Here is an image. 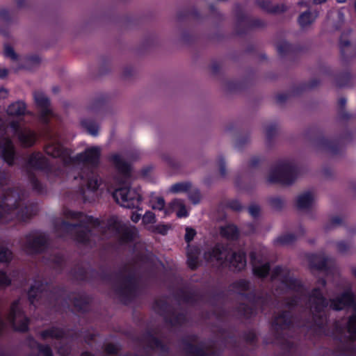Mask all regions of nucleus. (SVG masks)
<instances>
[{"label":"nucleus","mask_w":356,"mask_h":356,"mask_svg":"<svg viewBox=\"0 0 356 356\" xmlns=\"http://www.w3.org/2000/svg\"><path fill=\"white\" fill-rule=\"evenodd\" d=\"M207 262H216V264H223L228 262L236 270H241L245 266L246 261L243 252L231 253L230 250L223 247H218L204 254Z\"/></svg>","instance_id":"f257e3e1"},{"label":"nucleus","mask_w":356,"mask_h":356,"mask_svg":"<svg viewBox=\"0 0 356 356\" xmlns=\"http://www.w3.org/2000/svg\"><path fill=\"white\" fill-rule=\"evenodd\" d=\"M113 196L118 204L126 208L137 207L141 200L138 190L128 186L115 190Z\"/></svg>","instance_id":"f03ea898"},{"label":"nucleus","mask_w":356,"mask_h":356,"mask_svg":"<svg viewBox=\"0 0 356 356\" xmlns=\"http://www.w3.org/2000/svg\"><path fill=\"white\" fill-rule=\"evenodd\" d=\"M56 232L60 236L71 234L79 242H84L88 236V229L83 224L72 225L65 221L56 227Z\"/></svg>","instance_id":"7ed1b4c3"},{"label":"nucleus","mask_w":356,"mask_h":356,"mask_svg":"<svg viewBox=\"0 0 356 356\" xmlns=\"http://www.w3.org/2000/svg\"><path fill=\"white\" fill-rule=\"evenodd\" d=\"M10 321L13 323L15 328L19 331H24L28 327V320L24 316L18 303L12 306L11 313L9 316Z\"/></svg>","instance_id":"20e7f679"},{"label":"nucleus","mask_w":356,"mask_h":356,"mask_svg":"<svg viewBox=\"0 0 356 356\" xmlns=\"http://www.w3.org/2000/svg\"><path fill=\"white\" fill-rule=\"evenodd\" d=\"M293 171L287 167H280L271 171L269 175L270 182H282L285 184H290L291 177L293 176Z\"/></svg>","instance_id":"39448f33"},{"label":"nucleus","mask_w":356,"mask_h":356,"mask_svg":"<svg viewBox=\"0 0 356 356\" xmlns=\"http://www.w3.org/2000/svg\"><path fill=\"white\" fill-rule=\"evenodd\" d=\"M34 98L35 103L40 108L41 118L45 120V118L51 113L49 100L47 97L40 92H35L34 95Z\"/></svg>","instance_id":"423d86ee"},{"label":"nucleus","mask_w":356,"mask_h":356,"mask_svg":"<svg viewBox=\"0 0 356 356\" xmlns=\"http://www.w3.org/2000/svg\"><path fill=\"white\" fill-rule=\"evenodd\" d=\"M100 154L99 147H93L87 149L83 154H80L78 160L92 165L96 164L98 161Z\"/></svg>","instance_id":"0eeeda50"},{"label":"nucleus","mask_w":356,"mask_h":356,"mask_svg":"<svg viewBox=\"0 0 356 356\" xmlns=\"http://www.w3.org/2000/svg\"><path fill=\"white\" fill-rule=\"evenodd\" d=\"M177 212L179 218L186 217L188 216V211L186 207L181 200H174L169 204V208L164 210L165 216L168 215L172 211Z\"/></svg>","instance_id":"6e6552de"},{"label":"nucleus","mask_w":356,"mask_h":356,"mask_svg":"<svg viewBox=\"0 0 356 356\" xmlns=\"http://www.w3.org/2000/svg\"><path fill=\"white\" fill-rule=\"evenodd\" d=\"M46 152L48 154L54 157H62L65 163H69L72 160L71 157L68 158L69 153L67 150H63L62 147L58 144L49 145L46 148Z\"/></svg>","instance_id":"1a4fd4ad"},{"label":"nucleus","mask_w":356,"mask_h":356,"mask_svg":"<svg viewBox=\"0 0 356 356\" xmlns=\"http://www.w3.org/2000/svg\"><path fill=\"white\" fill-rule=\"evenodd\" d=\"M353 300L352 294L350 292H347L343 294L341 298L333 300L331 302L330 307L336 310L343 309L346 305L350 304Z\"/></svg>","instance_id":"9d476101"},{"label":"nucleus","mask_w":356,"mask_h":356,"mask_svg":"<svg viewBox=\"0 0 356 356\" xmlns=\"http://www.w3.org/2000/svg\"><path fill=\"white\" fill-rule=\"evenodd\" d=\"M1 156L3 159L11 164L14 158V151L12 143L9 140H6L3 145L0 148Z\"/></svg>","instance_id":"9b49d317"},{"label":"nucleus","mask_w":356,"mask_h":356,"mask_svg":"<svg viewBox=\"0 0 356 356\" xmlns=\"http://www.w3.org/2000/svg\"><path fill=\"white\" fill-rule=\"evenodd\" d=\"M19 139L24 146H31L35 141V134L29 129H22L19 133Z\"/></svg>","instance_id":"f8f14e48"},{"label":"nucleus","mask_w":356,"mask_h":356,"mask_svg":"<svg viewBox=\"0 0 356 356\" xmlns=\"http://www.w3.org/2000/svg\"><path fill=\"white\" fill-rule=\"evenodd\" d=\"M64 216L66 219H74V220H80L81 221L86 220V223L87 224H95L97 222V220H94L91 218H88L85 216L83 214L75 212L71 210H66L64 212Z\"/></svg>","instance_id":"ddd939ff"},{"label":"nucleus","mask_w":356,"mask_h":356,"mask_svg":"<svg viewBox=\"0 0 356 356\" xmlns=\"http://www.w3.org/2000/svg\"><path fill=\"white\" fill-rule=\"evenodd\" d=\"M315 197L311 193H305L298 196L297 200L298 206L300 208H307L314 202Z\"/></svg>","instance_id":"4468645a"},{"label":"nucleus","mask_w":356,"mask_h":356,"mask_svg":"<svg viewBox=\"0 0 356 356\" xmlns=\"http://www.w3.org/2000/svg\"><path fill=\"white\" fill-rule=\"evenodd\" d=\"M8 114L14 116H21L26 112V106L23 102H15L9 106L8 108Z\"/></svg>","instance_id":"2eb2a0df"},{"label":"nucleus","mask_w":356,"mask_h":356,"mask_svg":"<svg viewBox=\"0 0 356 356\" xmlns=\"http://www.w3.org/2000/svg\"><path fill=\"white\" fill-rule=\"evenodd\" d=\"M317 17L316 13L305 12L301 14L298 19V22L302 28L307 27L314 22Z\"/></svg>","instance_id":"dca6fc26"},{"label":"nucleus","mask_w":356,"mask_h":356,"mask_svg":"<svg viewBox=\"0 0 356 356\" xmlns=\"http://www.w3.org/2000/svg\"><path fill=\"white\" fill-rule=\"evenodd\" d=\"M82 127L88 131V133L93 136H95L98 134L99 127L98 125L89 119L83 120L81 121Z\"/></svg>","instance_id":"f3484780"},{"label":"nucleus","mask_w":356,"mask_h":356,"mask_svg":"<svg viewBox=\"0 0 356 356\" xmlns=\"http://www.w3.org/2000/svg\"><path fill=\"white\" fill-rule=\"evenodd\" d=\"M113 161L116 167L122 172H127L129 170V165L124 161L120 155H113Z\"/></svg>","instance_id":"a211bd4d"},{"label":"nucleus","mask_w":356,"mask_h":356,"mask_svg":"<svg viewBox=\"0 0 356 356\" xmlns=\"http://www.w3.org/2000/svg\"><path fill=\"white\" fill-rule=\"evenodd\" d=\"M101 184V179L95 174L90 175L87 177V186L88 189L95 191Z\"/></svg>","instance_id":"6ab92c4d"},{"label":"nucleus","mask_w":356,"mask_h":356,"mask_svg":"<svg viewBox=\"0 0 356 356\" xmlns=\"http://www.w3.org/2000/svg\"><path fill=\"white\" fill-rule=\"evenodd\" d=\"M191 185L188 183L181 182L172 185L169 188L171 193H180L187 191L190 188Z\"/></svg>","instance_id":"aec40b11"},{"label":"nucleus","mask_w":356,"mask_h":356,"mask_svg":"<svg viewBox=\"0 0 356 356\" xmlns=\"http://www.w3.org/2000/svg\"><path fill=\"white\" fill-rule=\"evenodd\" d=\"M150 206L154 210L161 211L165 208L164 199L160 196H153L150 200Z\"/></svg>","instance_id":"412c9836"},{"label":"nucleus","mask_w":356,"mask_h":356,"mask_svg":"<svg viewBox=\"0 0 356 356\" xmlns=\"http://www.w3.org/2000/svg\"><path fill=\"white\" fill-rule=\"evenodd\" d=\"M221 233L229 238H234L237 236L238 231L234 225H229L222 228Z\"/></svg>","instance_id":"4be33fe9"},{"label":"nucleus","mask_w":356,"mask_h":356,"mask_svg":"<svg viewBox=\"0 0 356 356\" xmlns=\"http://www.w3.org/2000/svg\"><path fill=\"white\" fill-rule=\"evenodd\" d=\"M156 222V216L152 211H147L143 217V223L147 226L149 229Z\"/></svg>","instance_id":"5701e85b"},{"label":"nucleus","mask_w":356,"mask_h":356,"mask_svg":"<svg viewBox=\"0 0 356 356\" xmlns=\"http://www.w3.org/2000/svg\"><path fill=\"white\" fill-rule=\"evenodd\" d=\"M253 270L254 273L258 276L264 277L269 270V266L268 264L257 266L256 264H254Z\"/></svg>","instance_id":"b1692460"},{"label":"nucleus","mask_w":356,"mask_h":356,"mask_svg":"<svg viewBox=\"0 0 356 356\" xmlns=\"http://www.w3.org/2000/svg\"><path fill=\"white\" fill-rule=\"evenodd\" d=\"M120 226V222L117 217H112L108 220L107 227L112 232H118Z\"/></svg>","instance_id":"393cba45"},{"label":"nucleus","mask_w":356,"mask_h":356,"mask_svg":"<svg viewBox=\"0 0 356 356\" xmlns=\"http://www.w3.org/2000/svg\"><path fill=\"white\" fill-rule=\"evenodd\" d=\"M42 284L40 283H35L33 286H32L29 291V298L31 302L33 301V298L36 297L39 293H40L41 287Z\"/></svg>","instance_id":"a878e982"},{"label":"nucleus","mask_w":356,"mask_h":356,"mask_svg":"<svg viewBox=\"0 0 356 356\" xmlns=\"http://www.w3.org/2000/svg\"><path fill=\"white\" fill-rule=\"evenodd\" d=\"M62 336V332L58 329H52L45 331L42 333V337L47 338L48 337L58 338Z\"/></svg>","instance_id":"bb28decb"},{"label":"nucleus","mask_w":356,"mask_h":356,"mask_svg":"<svg viewBox=\"0 0 356 356\" xmlns=\"http://www.w3.org/2000/svg\"><path fill=\"white\" fill-rule=\"evenodd\" d=\"M268 12L273 13H279L284 11L286 10V7L284 5L280 6H270L269 7L265 8Z\"/></svg>","instance_id":"cd10ccee"},{"label":"nucleus","mask_w":356,"mask_h":356,"mask_svg":"<svg viewBox=\"0 0 356 356\" xmlns=\"http://www.w3.org/2000/svg\"><path fill=\"white\" fill-rule=\"evenodd\" d=\"M12 258V253L9 250H3L0 252V260L2 262H7Z\"/></svg>","instance_id":"c85d7f7f"},{"label":"nucleus","mask_w":356,"mask_h":356,"mask_svg":"<svg viewBox=\"0 0 356 356\" xmlns=\"http://www.w3.org/2000/svg\"><path fill=\"white\" fill-rule=\"evenodd\" d=\"M348 328L350 332L356 334V315L353 316L350 318Z\"/></svg>","instance_id":"c756f323"},{"label":"nucleus","mask_w":356,"mask_h":356,"mask_svg":"<svg viewBox=\"0 0 356 356\" xmlns=\"http://www.w3.org/2000/svg\"><path fill=\"white\" fill-rule=\"evenodd\" d=\"M4 54L6 57H9L13 60L17 58V55L15 53L13 49L10 46H6L4 49Z\"/></svg>","instance_id":"7c9ffc66"},{"label":"nucleus","mask_w":356,"mask_h":356,"mask_svg":"<svg viewBox=\"0 0 356 356\" xmlns=\"http://www.w3.org/2000/svg\"><path fill=\"white\" fill-rule=\"evenodd\" d=\"M10 282L8 277L5 273L0 272V288L8 286Z\"/></svg>","instance_id":"2f4dec72"},{"label":"nucleus","mask_w":356,"mask_h":356,"mask_svg":"<svg viewBox=\"0 0 356 356\" xmlns=\"http://www.w3.org/2000/svg\"><path fill=\"white\" fill-rule=\"evenodd\" d=\"M195 235V232L194 229L188 227L186 229L185 239L187 242H190L191 241H192Z\"/></svg>","instance_id":"473e14b6"},{"label":"nucleus","mask_w":356,"mask_h":356,"mask_svg":"<svg viewBox=\"0 0 356 356\" xmlns=\"http://www.w3.org/2000/svg\"><path fill=\"white\" fill-rule=\"evenodd\" d=\"M40 356H51V350L49 347H44L40 350Z\"/></svg>","instance_id":"72a5a7b5"},{"label":"nucleus","mask_w":356,"mask_h":356,"mask_svg":"<svg viewBox=\"0 0 356 356\" xmlns=\"http://www.w3.org/2000/svg\"><path fill=\"white\" fill-rule=\"evenodd\" d=\"M158 232L165 234L167 230L168 229V227L166 225H159L156 226L155 229Z\"/></svg>","instance_id":"f704fd0d"},{"label":"nucleus","mask_w":356,"mask_h":356,"mask_svg":"<svg viewBox=\"0 0 356 356\" xmlns=\"http://www.w3.org/2000/svg\"><path fill=\"white\" fill-rule=\"evenodd\" d=\"M8 95V91L6 89L0 88V99H4Z\"/></svg>","instance_id":"c9c22d12"},{"label":"nucleus","mask_w":356,"mask_h":356,"mask_svg":"<svg viewBox=\"0 0 356 356\" xmlns=\"http://www.w3.org/2000/svg\"><path fill=\"white\" fill-rule=\"evenodd\" d=\"M140 219V215L138 213H133L131 216V220L134 222H137Z\"/></svg>","instance_id":"e433bc0d"},{"label":"nucleus","mask_w":356,"mask_h":356,"mask_svg":"<svg viewBox=\"0 0 356 356\" xmlns=\"http://www.w3.org/2000/svg\"><path fill=\"white\" fill-rule=\"evenodd\" d=\"M8 74L7 70L3 67H0V77L3 78Z\"/></svg>","instance_id":"4c0bfd02"},{"label":"nucleus","mask_w":356,"mask_h":356,"mask_svg":"<svg viewBox=\"0 0 356 356\" xmlns=\"http://www.w3.org/2000/svg\"><path fill=\"white\" fill-rule=\"evenodd\" d=\"M249 211L252 216H256L258 213V209L257 207H250Z\"/></svg>","instance_id":"58836bf2"},{"label":"nucleus","mask_w":356,"mask_h":356,"mask_svg":"<svg viewBox=\"0 0 356 356\" xmlns=\"http://www.w3.org/2000/svg\"><path fill=\"white\" fill-rule=\"evenodd\" d=\"M279 242L282 244L287 243L289 242L288 236L280 238L279 239Z\"/></svg>","instance_id":"ea45409f"},{"label":"nucleus","mask_w":356,"mask_h":356,"mask_svg":"<svg viewBox=\"0 0 356 356\" xmlns=\"http://www.w3.org/2000/svg\"><path fill=\"white\" fill-rule=\"evenodd\" d=\"M188 265L191 267V268H195V264H193L192 259H191V255L188 254Z\"/></svg>","instance_id":"a19ab883"},{"label":"nucleus","mask_w":356,"mask_h":356,"mask_svg":"<svg viewBox=\"0 0 356 356\" xmlns=\"http://www.w3.org/2000/svg\"><path fill=\"white\" fill-rule=\"evenodd\" d=\"M220 170L221 173L223 175L225 173V166L224 163L222 161H220Z\"/></svg>","instance_id":"79ce46f5"},{"label":"nucleus","mask_w":356,"mask_h":356,"mask_svg":"<svg viewBox=\"0 0 356 356\" xmlns=\"http://www.w3.org/2000/svg\"><path fill=\"white\" fill-rule=\"evenodd\" d=\"M326 0H314V2L316 3H321L323 2H325Z\"/></svg>","instance_id":"37998d69"},{"label":"nucleus","mask_w":356,"mask_h":356,"mask_svg":"<svg viewBox=\"0 0 356 356\" xmlns=\"http://www.w3.org/2000/svg\"><path fill=\"white\" fill-rule=\"evenodd\" d=\"M11 127H12V128H13L14 129H15L17 128V126L15 123H13V124H11Z\"/></svg>","instance_id":"c03bdc74"},{"label":"nucleus","mask_w":356,"mask_h":356,"mask_svg":"<svg viewBox=\"0 0 356 356\" xmlns=\"http://www.w3.org/2000/svg\"><path fill=\"white\" fill-rule=\"evenodd\" d=\"M338 3H343L346 1V0H337Z\"/></svg>","instance_id":"a18cd8bd"},{"label":"nucleus","mask_w":356,"mask_h":356,"mask_svg":"<svg viewBox=\"0 0 356 356\" xmlns=\"http://www.w3.org/2000/svg\"><path fill=\"white\" fill-rule=\"evenodd\" d=\"M83 356H90V355H88L87 354H84V355H83Z\"/></svg>","instance_id":"49530a36"}]
</instances>
